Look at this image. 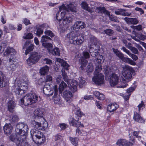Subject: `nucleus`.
Masks as SVG:
<instances>
[{
    "label": "nucleus",
    "instance_id": "nucleus-17",
    "mask_svg": "<svg viewBox=\"0 0 146 146\" xmlns=\"http://www.w3.org/2000/svg\"><path fill=\"white\" fill-rule=\"evenodd\" d=\"M16 62L12 58H10L7 64V69L9 71H13L16 68Z\"/></svg>",
    "mask_w": 146,
    "mask_h": 146
},
{
    "label": "nucleus",
    "instance_id": "nucleus-55",
    "mask_svg": "<svg viewBox=\"0 0 146 146\" xmlns=\"http://www.w3.org/2000/svg\"><path fill=\"white\" fill-rule=\"evenodd\" d=\"M43 30L40 28L37 29L35 34L37 36L40 37V35L43 34Z\"/></svg>",
    "mask_w": 146,
    "mask_h": 146
},
{
    "label": "nucleus",
    "instance_id": "nucleus-47",
    "mask_svg": "<svg viewBox=\"0 0 146 146\" xmlns=\"http://www.w3.org/2000/svg\"><path fill=\"white\" fill-rule=\"evenodd\" d=\"M7 43L6 41H4L0 44V52L2 53L6 47Z\"/></svg>",
    "mask_w": 146,
    "mask_h": 146
},
{
    "label": "nucleus",
    "instance_id": "nucleus-54",
    "mask_svg": "<svg viewBox=\"0 0 146 146\" xmlns=\"http://www.w3.org/2000/svg\"><path fill=\"white\" fill-rule=\"evenodd\" d=\"M90 54L93 57H98V56L100 55L97 49L94 51L91 50Z\"/></svg>",
    "mask_w": 146,
    "mask_h": 146
},
{
    "label": "nucleus",
    "instance_id": "nucleus-18",
    "mask_svg": "<svg viewBox=\"0 0 146 146\" xmlns=\"http://www.w3.org/2000/svg\"><path fill=\"white\" fill-rule=\"evenodd\" d=\"M50 85H44L43 89L44 94L48 96H52L53 93V91L50 90Z\"/></svg>",
    "mask_w": 146,
    "mask_h": 146
},
{
    "label": "nucleus",
    "instance_id": "nucleus-49",
    "mask_svg": "<svg viewBox=\"0 0 146 146\" xmlns=\"http://www.w3.org/2000/svg\"><path fill=\"white\" fill-rule=\"evenodd\" d=\"M93 67L92 63H90L87 66L86 71L87 72H92L93 71Z\"/></svg>",
    "mask_w": 146,
    "mask_h": 146
},
{
    "label": "nucleus",
    "instance_id": "nucleus-13",
    "mask_svg": "<svg viewBox=\"0 0 146 146\" xmlns=\"http://www.w3.org/2000/svg\"><path fill=\"white\" fill-rule=\"evenodd\" d=\"M83 57L82 56L80 58L81 62V67L82 68V70L84 69L85 65L87 63L88 61L86 59L89 58L90 56L89 53L86 51L83 52Z\"/></svg>",
    "mask_w": 146,
    "mask_h": 146
},
{
    "label": "nucleus",
    "instance_id": "nucleus-58",
    "mask_svg": "<svg viewBox=\"0 0 146 146\" xmlns=\"http://www.w3.org/2000/svg\"><path fill=\"white\" fill-rule=\"evenodd\" d=\"M109 17L110 19L112 21L118 22L119 21L117 19V17L114 15H109Z\"/></svg>",
    "mask_w": 146,
    "mask_h": 146
},
{
    "label": "nucleus",
    "instance_id": "nucleus-37",
    "mask_svg": "<svg viewBox=\"0 0 146 146\" xmlns=\"http://www.w3.org/2000/svg\"><path fill=\"white\" fill-rule=\"evenodd\" d=\"M23 123H19L17 124L15 131L16 133L21 134V132L23 129Z\"/></svg>",
    "mask_w": 146,
    "mask_h": 146
},
{
    "label": "nucleus",
    "instance_id": "nucleus-23",
    "mask_svg": "<svg viewBox=\"0 0 146 146\" xmlns=\"http://www.w3.org/2000/svg\"><path fill=\"white\" fill-rule=\"evenodd\" d=\"M73 21V18L71 17H64L62 20L61 25L62 24L63 25H68L69 23H72Z\"/></svg>",
    "mask_w": 146,
    "mask_h": 146
},
{
    "label": "nucleus",
    "instance_id": "nucleus-26",
    "mask_svg": "<svg viewBox=\"0 0 146 146\" xmlns=\"http://www.w3.org/2000/svg\"><path fill=\"white\" fill-rule=\"evenodd\" d=\"M124 19L127 23L129 24L135 25L137 24L139 22L138 20L135 18L126 17L124 18Z\"/></svg>",
    "mask_w": 146,
    "mask_h": 146
},
{
    "label": "nucleus",
    "instance_id": "nucleus-50",
    "mask_svg": "<svg viewBox=\"0 0 146 146\" xmlns=\"http://www.w3.org/2000/svg\"><path fill=\"white\" fill-rule=\"evenodd\" d=\"M126 11V10L125 9H120L116 10L115 11V13L116 15L123 16V11Z\"/></svg>",
    "mask_w": 146,
    "mask_h": 146
},
{
    "label": "nucleus",
    "instance_id": "nucleus-19",
    "mask_svg": "<svg viewBox=\"0 0 146 146\" xmlns=\"http://www.w3.org/2000/svg\"><path fill=\"white\" fill-rule=\"evenodd\" d=\"M3 128L5 133L8 135L11 133L13 129V127L10 123L5 124Z\"/></svg>",
    "mask_w": 146,
    "mask_h": 146
},
{
    "label": "nucleus",
    "instance_id": "nucleus-10",
    "mask_svg": "<svg viewBox=\"0 0 146 146\" xmlns=\"http://www.w3.org/2000/svg\"><path fill=\"white\" fill-rule=\"evenodd\" d=\"M92 80L95 84L98 85L102 84L104 83V76L102 73L94 74Z\"/></svg>",
    "mask_w": 146,
    "mask_h": 146
},
{
    "label": "nucleus",
    "instance_id": "nucleus-45",
    "mask_svg": "<svg viewBox=\"0 0 146 146\" xmlns=\"http://www.w3.org/2000/svg\"><path fill=\"white\" fill-rule=\"evenodd\" d=\"M67 86L66 84L63 81H62L59 85V90L60 92H61L63 91L64 88Z\"/></svg>",
    "mask_w": 146,
    "mask_h": 146
},
{
    "label": "nucleus",
    "instance_id": "nucleus-4",
    "mask_svg": "<svg viewBox=\"0 0 146 146\" xmlns=\"http://www.w3.org/2000/svg\"><path fill=\"white\" fill-rule=\"evenodd\" d=\"M10 140L15 143L17 146H23L24 142L25 141V137L16 133L15 135H11L9 137Z\"/></svg>",
    "mask_w": 146,
    "mask_h": 146
},
{
    "label": "nucleus",
    "instance_id": "nucleus-31",
    "mask_svg": "<svg viewBox=\"0 0 146 146\" xmlns=\"http://www.w3.org/2000/svg\"><path fill=\"white\" fill-rule=\"evenodd\" d=\"M22 128V130L21 132V133L20 135L22 136H25L26 140L27 136V133L29 130L28 127L27 125L23 123V126Z\"/></svg>",
    "mask_w": 146,
    "mask_h": 146
},
{
    "label": "nucleus",
    "instance_id": "nucleus-1",
    "mask_svg": "<svg viewBox=\"0 0 146 146\" xmlns=\"http://www.w3.org/2000/svg\"><path fill=\"white\" fill-rule=\"evenodd\" d=\"M60 11L56 14V18L60 24L61 23L62 20L63 19L66 14V12L70 11L76 12V9L74 5L70 4L66 6L62 5L59 8Z\"/></svg>",
    "mask_w": 146,
    "mask_h": 146
},
{
    "label": "nucleus",
    "instance_id": "nucleus-51",
    "mask_svg": "<svg viewBox=\"0 0 146 146\" xmlns=\"http://www.w3.org/2000/svg\"><path fill=\"white\" fill-rule=\"evenodd\" d=\"M33 35L31 33H25L23 38L25 39H30L33 38Z\"/></svg>",
    "mask_w": 146,
    "mask_h": 146
},
{
    "label": "nucleus",
    "instance_id": "nucleus-60",
    "mask_svg": "<svg viewBox=\"0 0 146 146\" xmlns=\"http://www.w3.org/2000/svg\"><path fill=\"white\" fill-rule=\"evenodd\" d=\"M131 27L132 28H133L138 31H140L142 30V26L141 25L137 26H131Z\"/></svg>",
    "mask_w": 146,
    "mask_h": 146
},
{
    "label": "nucleus",
    "instance_id": "nucleus-40",
    "mask_svg": "<svg viewBox=\"0 0 146 146\" xmlns=\"http://www.w3.org/2000/svg\"><path fill=\"white\" fill-rule=\"evenodd\" d=\"M69 139L71 143L74 146H76L78 144V139L76 137L74 138L70 137Z\"/></svg>",
    "mask_w": 146,
    "mask_h": 146
},
{
    "label": "nucleus",
    "instance_id": "nucleus-52",
    "mask_svg": "<svg viewBox=\"0 0 146 146\" xmlns=\"http://www.w3.org/2000/svg\"><path fill=\"white\" fill-rule=\"evenodd\" d=\"M125 62L126 63H128L131 65H136V63L134 62L133 60H131L130 58H127L125 60Z\"/></svg>",
    "mask_w": 146,
    "mask_h": 146
},
{
    "label": "nucleus",
    "instance_id": "nucleus-25",
    "mask_svg": "<svg viewBox=\"0 0 146 146\" xmlns=\"http://www.w3.org/2000/svg\"><path fill=\"white\" fill-rule=\"evenodd\" d=\"M63 97L66 102L70 101L72 98V93L67 90H66L63 92Z\"/></svg>",
    "mask_w": 146,
    "mask_h": 146
},
{
    "label": "nucleus",
    "instance_id": "nucleus-30",
    "mask_svg": "<svg viewBox=\"0 0 146 146\" xmlns=\"http://www.w3.org/2000/svg\"><path fill=\"white\" fill-rule=\"evenodd\" d=\"M133 119L135 121L139 123H142L144 122V120L140 115L136 112H134Z\"/></svg>",
    "mask_w": 146,
    "mask_h": 146
},
{
    "label": "nucleus",
    "instance_id": "nucleus-27",
    "mask_svg": "<svg viewBox=\"0 0 146 146\" xmlns=\"http://www.w3.org/2000/svg\"><path fill=\"white\" fill-rule=\"evenodd\" d=\"M112 50L113 52L116 55L123 61L124 62L127 57H124L123 54L119 52L117 50L115 49L114 48H113Z\"/></svg>",
    "mask_w": 146,
    "mask_h": 146
},
{
    "label": "nucleus",
    "instance_id": "nucleus-7",
    "mask_svg": "<svg viewBox=\"0 0 146 146\" xmlns=\"http://www.w3.org/2000/svg\"><path fill=\"white\" fill-rule=\"evenodd\" d=\"M134 138L131 136L129 139V141L124 139H119L116 143L117 145L119 146H132L135 143Z\"/></svg>",
    "mask_w": 146,
    "mask_h": 146
},
{
    "label": "nucleus",
    "instance_id": "nucleus-16",
    "mask_svg": "<svg viewBox=\"0 0 146 146\" xmlns=\"http://www.w3.org/2000/svg\"><path fill=\"white\" fill-rule=\"evenodd\" d=\"M8 80L6 78L5 76L0 71V87L2 88L6 86L8 83Z\"/></svg>",
    "mask_w": 146,
    "mask_h": 146
},
{
    "label": "nucleus",
    "instance_id": "nucleus-29",
    "mask_svg": "<svg viewBox=\"0 0 146 146\" xmlns=\"http://www.w3.org/2000/svg\"><path fill=\"white\" fill-rule=\"evenodd\" d=\"M98 43V41L95 37L92 36L90 37L89 44L90 46H94L96 47H98V45H97Z\"/></svg>",
    "mask_w": 146,
    "mask_h": 146
},
{
    "label": "nucleus",
    "instance_id": "nucleus-44",
    "mask_svg": "<svg viewBox=\"0 0 146 146\" xmlns=\"http://www.w3.org/2000/svg\"><path fill=\"white\" fill-rule=\"evenodd\" d=\"M43 46L46 48L50 52L53 48L52 44L49 43H43Z\"/></svg>",
    "mask_w": 146,
    "mask_h": 146
},
{
    "label": "nucleus",
    "instance_id": "nucleus-21",
    "mask_svg": "<svg viewBox=\"0 0 146 146\" xmlns=\"http://www.w3.org/2000/svg\"><path fill=\"white\" fill-rule=\"evenodd\" d=\"M23 48L24 49L26 48V54H27L29 52L33 50V45L32 44H30L29 41H27L24 44Z\"/></svg>",
    "mask_w": 146,
    "mask_h": 146
},
{
    "label": "nucleus",
    "instance_id": "nucleus-59",
    "mask_svg": "<svg viewBox=\"0 0 146 146\" xmlns=\"http://www.w3.org/2000/svg\"><path fill=\"white\" fill-rule=\"evenodd\" d=\"M52 77L50 75H47L45 77V82H52Z\"/></svg>",
    "mask_w": 146,
    "mask_h": 146
},
{
    "label": "nucleus",
    "instance_id": "nucleus-5",
    "mask_svg": "<svg viewBox=\"0 0 146 146\" xmlns=\"http://www.w3.org/2000/svg\"><path fill=\"white\" fill-rule=\"evenodd\" d=\"M41 57L39 54L36 52H33L27 59V63L28 65L31 66L37 62Z\"/></svg>",
    "mask_w": 146,
    "mask_h": 146
},
{
    "label": "nucleus",
    "instance_id": "nucleus-46",
    "mask_svg": "<svg viewBox=\"0 0 146 146\" xmlns=\"http://www.w3.org/2000/svg\"><path fill=\"white\" fill-rule=\"evenodd\" d=\"M98 9L99 10L100 12L101 13H103L104 14H106L107 15H110V13L108 11L106 10L105 8L103 7H99L98 8Z\"/></svg>",
    "mask_w": 146,
    "mask_h": 146
},
{
    "label": "nucleus",
    "instance_id": "nucleus-6",
    "mask_svg": "<svg viewBox=\"0 0 146 146\" xmlns=\"http://www.w3.org/2000/svg\"><path fill=\"white\" fill-rule=\"evenodd\" d=\"M123 76L127 79H130L132 77V68L129 66L125 65L123 66Z\"/></svg>",
    "mask_w": 146,
    "mask_h": 146
},
{
    "label": "nucleus",
    "instance_id": "nucleus-28",
    "mask_svg": "<svg viewBox=\"0 0 146 146\" xmlns=\"http://www.w3.org/2000/svg\"><path fill=\"white\" fill-rule=\"evenodd\" d=\"M56 61L60 63L61 66L66 70H68V68L69 66L65 61L59 58H56Z\"/></svg>",
    "mask_w": 146,
    "mask_h": 146
},
{
    "label": "nucleus",
    "instance_id": "nucleus-38",
    "mask_svg": "<svg viewBox=\"0 0 146 146\" xmlns=\"http://www.w3.org/2000/svg\"><path fill=\"white\" fill-rule=\"evenodd\" d=\"M82 8L89 12H91L92 10L89 7L88 4L85 1H83L81 4Z\"/></svg>",
    "mask_w": 146,
    "mask_h": 146
},
{
    "label": "nucleus",
    "instance_id": "nucleus-3",
    "mask_svg": "<svg viewBox=\"0 0 146 146\" xmlns=\"http://www.w3.org/2000/svg\"><path fill=\"white\" fill-rule=\"evenodd\" d=\"M28 88V84L26 82L21 83L20 80H15L14 89L15 93L19 95H22Z\"/></svg>",
    "mask_w": 146,
    "mask_h": 146
},
{
    "label": "nucleus",
    "instance_id": "nucleus-56",
    "mask_svg": "<svg viewBox=\"0 0 146 146\" xmlns=\"http://www.w3.org/2000/svg\"><path fill=\"white\" fill-rule=\"evenodd\" d=\"M104 31L106 34L110 36L113 33V31L111 29H106Z\"/></svg>",
    "mask_w": 146,
    "mask_h": 146
},
{
    "label": "nucleus",
    "instance_id": "nucleus-2",
    "mask_svg": "<svg viewBox=\"0 0 146 146\" xmlns=\"http://www.w3.org/2000/svg\"><path fill=\"white\" fill-rule=\"evenodd\" d=\"M66 38L69 40L71 44L76 46L81 45L84 41L82 36L76 31H72L68 34Z\"/></svg>",
    "mask_w": 146,
    "mask_h": 146
},
{
    "label": "nucleus",
    "instance_id": "nucleus-8",
    "mask_svg": "<svg viewBox=\"0 0 146 146\" xmlns=\"http://www.w3.org/2000/svg\"><path fill=\"white\" fill-rule=\"evenodd\" d=\"M36 129H33L31 131V134L33 139V137H35L38 140V143H42L43 140L42 138L43 134L40 131H39Z\"/></svg>",
    "mask_w": 146,
    "mask_h": 146
},
{
    "label": "nucleus",
    "instance_id": "nucleus-64",
    "mask_svg": "<svg viewBox=\"0 0 146 146\" xmlns=\"http://www.w3.org/2000/svg\"><path fill=\"white\" fill-rule=\"evenodd\" d=\"M44 62L46 63L50 64H52V61L50 59L48 58H45L44 60Z\"/></svg>",
    "mask_w": 146,
    "mask_h": 146
},
{
    "label": "nucleus",
    "instance_id": "nucleus-62",
    "mask_svg": "<svg viewBox=\"0 0 146 146\" xmlns=\"http://www.w3.org/2000/svg\"><path fill=\"white\" fill-rule=\"evenodd\" d=\"M121 49L124 52H125L129 56L131 54V53L129 50H128L125 47L123 46L122 48H121Z\"/></svg>",
    "mask_w": 146,
    "mask_h": 146
},
{
    "label": "nucleus",
    "instance_id": "nucleus-43",
    "mask_svg": "<svg viewBox=\"0 0 146 146\" xmlns=\"http://www.w3.org/2000/svg\"><path fill=\"white\" fill-rule=\"evenodd\" d=\"M51 38L49 36L46 35L43 36L42 37L41 42L43 46V43H47L46 42L48 41L49 40H51Z\"/></svg>",
    "mask_w": 146,
    "mask_h": 146
},
{
    "label": "nucleus",
    "instance_id": "nucleus-39",
    "mask_svg": "<svg viewBox=\"0 0 146 146\" xmlns=\"http://www.w3.org/2000/svg\"><path fill=\"white\" fill-rule=\"evenodd\" d=\"M9 120L11 123H13L18 121L19 118L17 115H13L10 116Z\"/></svg>",
    "mask_w": 146,
    "mask_h": 146
},
{
    "label": "nucleus",
    "instance_id": "nucleus-14",
    "mask_svg": "<svg viewBox=\"0 0 146 146\" xmlns=\"http://www.w3.org/2000/svg\"><path fill=\"white\" fill-rule=\"evenodd\" d=\"M110 83L111 86L117 84L119 80L118 76L115 74L112 73L110 76Z\"/></svg>",
    "mask_w": 146,
    "mask_h": 146
},
{
    "label": "nucleus",
    "instance_id": "nucleus-20",
    "mask_svg": "<svg viewBox=\"0 0 146 146\" xmlns=\"http://www.w3.org/2000/svg\"><path fill=\"white\" fill-rule=\"evenodd\" d=\"M30 100L29 94H28L25 96L23 99H21V101L25 106H28L32 104Z\"/></svg>",
    "mask_w": 146,
    "mask_h": 146
},
{
    "label": "nucleus",
    "instance_id": "nucleus-34",
    "mask_svg": "<svg viewBox=\"0 0 146 146\" xmlns=\"http://www.w3.org/2000/svg\"><path fill=\"white\" fill-rule=\"evenodd\" d=\"M118 107V105L116 104H110L107 107V110L108 111L111 112L114 111Z\"/></svg>",
    "mask_w": 146,
    "mask_h": 146
},
{
    "label": "nucleus",
    "instance_id": "nucleus-33",
    "mask_svg": "<svg viewBox=\"0 0 146 146\" xmlns=\"http://www.w3.org/2000/svg\"><path fill=\"white\" fill-rule=\"evenodd\" d=\"M15 105V104L14 101L12 100L9 101L8 104V110L11 112H13Z\"/></svg>",
    "mask_w": 146,
    "mask_h": 146
},
{
    "label": "nucleus",
    "instance_id": "nucleus-9",
    "mask_svg": "<svg viewBox=\"0 0 146 146\" xmlns=\"http://www.w3.org/2000/svg\"><path fill=\"white\" fill-rule=\"evenodd\" d=\"M31 123L32 127L34 128L41 129L42 130H45L48 126V124L46 122H43L42 125L40 123L36 121L35 120L32 121Z\"/></svg>",
    "mask_w": 146,
    "mask_h": 146
},
{
    "label": "nucleus",
    "instance_id": "nucleus-36",
    "mask_svg": "<svg viewBox=\"0 0 146 146\" xmlns=\"http://www.w3.org/2000/svg\"><path fill=\"white\" fill-rule=\"evenodd\" d=\"M93 94L99 100H103L105 98V96L104 95L100 93L99 92L95 91L93 92Z\"/></svg>",
    "mask_w": 146,
    "mask_h": 146
},
{
    "label": "nucleus",
    "instance_id": "nucleus-42",
    "mask_svg": "<svg viewBox=\"0 0 146 146\" xmlns=\"http://www.w3.org/2000/svg\"><path fill=\"white\" fill-rule=\"evenodd\" d=\"M50 52L54 55L59 56L60 55V50L59 48H55L54 49L52 48Z\"/></svg>",
    "mask_w": 146,
    "mask_h": 146
},
{
    "label": "nucleus",
    "instance_id": "nucleus-22",
    "mask_svg": "<svg viewBox=\"0 0 146 146\" xmlns=\"http://www.w3.org/2000/svg\"><path fill=\"white\" fill-rule=\"evenodd\" d=\"M85 27V24L84 23L81 21H77L73 26L74 30L82 29Z\"/></svg>",
    "mask_w": 146,
    "mask_h": 146
},
{
    "label": "nucleus",
    "instance_id": "nucleus-63",
    "mask_svg": "<svg viewBox=\"0 0 146 146\" xmlns=\"http://www.w3.org/2000/svg\"><path fill=\"white\" fill-rule=\"evenodd\" d=\"M130 50L135 54H137L138 53L137 49L134 47H133Z\"/></svg>",
    "mask_w": 146,
    "mask_h": 146
},
{
    "label": "nucleus",
    "instance_id": "nucleus-12",
    "mask_svg": "<svg viewBox=\"0 0 146 146\" xmlns=\"http://www.w3.org/2000/svg\"><path fill=\"white\" fill-rule=\"evenodd\" d=\"M34 118L36 120L40 121L44 119L43 117V111L41 109H38L34 111Z\"/></svg>",
    "mask_w": 146,
    "mask_h": 146
},
{
    "label": "nucleus",
    "instance_id": "nucleus-41",
    "mask_svg": "<svg viewBox=\"0 0 146 146\" xmlns=\"http://www.w3.org/2000/svg\"><path fill=\"white\" fill-rule=\"evenodd\" d=\"M48 67L46 66L42 67L40 69V73L42 75H45L48 71Z\"/></svg>",
    "mask_w": 146,
    "mask_h": 146
},
{
    "label": "nucleus",
    "instance_id": "nucleus-53",
    "mask_svg": "<svg viewBox=\"0 0 146 146\" xmlns=\"http://www.w3.org/2000/svg\"><path fill=\"white\" fill-rule=\"evenodd\" d=\"M79 85L80 87L82 88L85 85L86 82L85 80H83L81 78H79Z\"/></svg>",
    "mask_w": 146,
    "mask_h": 146
},
{
    "label": "nucleus",
    "instance_id": "nucleus-35",
    "mask_svg": "<svg viewBox=\"0 0 146 146\" xmlns=\"http://www.w3.org/2000/svg\"><path fill=\"white\" fill-rule=\"evenodd\" d=\"M32 104L36 103L38 101V97L35 93L29 94Z\"/></svg>",
    "mask_w": 146,
    "mask_h": 146
},
{
    "label": "nucleus",
    "instance_id": "nucleus-11",
    "mask_svg": "<svg viewBox=\"0 0 146 146\" xmlns=\"http://www.w3.org/2000/svg\"><path fill=\"white\" fill-rule=\"evenodd\" d=\"M66 82L68 84V87L72 92H74L77 90L78 82L76 80L70 79Z\"/></svg>",
    "mask_w": 146,
    "mask_h": 146
},
{
    "label": "nucleus",
    "instance_id": "nucleus-24",
    "mask_svg": "<svg viewBox=\"0 0 146 146\" xmlns=\"http://www.w3.org/2000/svg\"><path fill=\"white\" fill-rule=\"evenodd\" d=\"M79 119V118H78L77 120H75L73 118H71L69 120V122L73 126H76V127H80L81 126L82 127H83V125L82 124L81 122H77L76 123V121H78Z\"/></svg>",
    "mask_w": 146,
    "mask_h": 146
},
{
    "label": "nucleus",
    "instance_id": "nucleus-32",
    "mask_svg": "<svg viewBox=\"0 0 146 146\" xmlns=\"http://www.w3.org/2000/svg\"><path fill=\"white\" fill-rule=\"evenodd\" d=\"M16 53V51L14 49L8 47L7 48L6 51L4 53L5 55H14Z\"/></svg>",
    "mask_w": 146,
    "mask_h": 146
},
{
    "label": "nucleus",
    "instance_id": "nucleus-57",
    "mask_svg": "<svg viewBox=\"0 0 146 146\" xmlns=\"http://www.w3.org/2000/svg\"><path fill=\"white\" fill-rule=\"evenodd\" d=\"M44 33L50 36L51 37H53L54 35L52 32L50 30H47L44 32Z\"/></svg>",
    "mask_w": 146,
    "mask_h": 146
},
{
    "label": "nucleus",
    "instance_id": "nucleus-15",
    "mask_svg": "<svg viewBox=\"0 0 146 146\" xmlns=\"http://www.w3.org/2000/svg\"><path fill=\"white\" fill-rule=\"evenodd\" d=\"M54 94L53 96L54 100L55 103L60 104L61 103V99L59 96H58V88L57 85H55L54 88Z\"/></svg>",
    "mask_w": 146,
    "mask_h": 146
},
{
    "label": "nucleus",
    "instance_id": "nucleus-61",
    "mask_svg": "<svg viewBox=\"0 0 146 146\" xmlns=\"http://www.w3.org/2000/svg\"><path fill=\"white\" fill-rule=\"evenodd\" d=\"M62 75L63 77V79L64 81L66 82L68 80H69V79H68L67 76L66 74V73L65 72H63V71H62Z\"/></svg>",
    "mask_w": 146,
    "mask_h": 146
},
{
    "label": "nucleus",
    "instance_id": "nucleus-48",
    "mask_svg": "<svg viewBox=\"0 0 146 146\" xmlns=\"http://www.w3.org/2000/svg\"><path fill=\"white\" fill-rule=\"evenodd\" d=\"M102 70V65L100 64L98 65H96L95 70L94 72V74H99L101 73L100 72Z\"/></svg>",
    "mask_w": 146,
    "mask_h": 146
}]
</instances>
